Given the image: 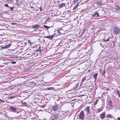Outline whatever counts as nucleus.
<instances>
[{
	"mask_svg": "<svg viewBox=\"0 0 120 120\" xmlns=\"http://www.w3.org/2000/svg\"><path fill=\"white\" fill-rule=\"evenodd\" d=\"M23 42L22 41L15 40V47L17 46V48L18 47L19 48L20 47H22L23 46Z\"/></svg>",
	"mask_w": 120,
	"mask_h": 120,
	"instance_id": "1",
	"label": "nucleus"
},
{
	"mask_svg": "<svg viewBox=\"0 0 120 120\" xmlns=\"http://www.w3.org/2000/svg\"><path fill=\"white\" fill-rule=\"evenodd\" d=\"M120 32V29L117 26H115L114 28L113 33L116 35L118 34Z\"/></svg>",
	"mask_w": 120,
	"mask_h": 120,
	"instance_id": "2",
	"label": "nucleus"
},
{
	"mask_svg": "<svg viewBox=\"0 0 120 120\" xmlns=\"http://www.w3.org/2000/svg\"><path fill=\"white\" fill-rule=\"evenodd\" d=\"M65 112L64 111L60 112L59 113V117H60V119H62L65 118Z\"/></svg>",
	"mask_w": 120,
	"mask_h": 120,
	"instance_id": "3",
	"label": "nucleus"
},
{
	"mask_svg": "<svg viewBox=\"0 0 120 120\" xmlns=\"http://www.w3.org/2000/svg\"><path fill=\"white\" fill-rule=\"evenodd\" d=\"M21 97L20 96H15V100L16 101H15V104L17 105L18 103H21L22 102V101H21L20 100Z\"/></svg>",
	"mask_w": 120,
	"mask_h": 120,
	"instance_id": "4",
	"label": "nucleus"
},
{
	"mask_svg": "<svg viewBox=\"0 0 120 120\" xmlns=\"http://www.w3.org/2000/svg\"><path fill=\"white\" fill-rule=\"evenodd\" d=\"M79 117L80 119L83 120L84 119V112L82 111L79 115Z\"/></svg>",
	"mask_w": 120,
	"mask_h": 120,
	"instance_id": "5",
	"label": "nucleus"
},
{
	"mask_svg": "<svg viewBox=\"0 0 120 120\" xmlns=\"http://www.w3.org/2000/svg\"><path fill=\"white\" fill-rule=\"evenodd\" d=\"M59 116L57 114H54L51 116V118L52 120H55L58 118L59 117Z\"/></svg>",
	"mask_w": 120,
	"mask_h": 120,
	"instance_id": "6",
	"label": "nucleus"
},
{
	"mask_svg": "<svg viewBox=\"0 0 120 120\" xmlns=\"http://www.w3.org/2000/svg\"><path fill=\"white\" fill-rule=\"evenodd\" d=\"M92 17H99L100 16L99 14V13L97 11H95L94 12L93 14L92 15Z\"/></svg>",
	"mask_w": 120,
	"mask_h": 120,
	"instance_id": "7",
	"label": "nucleus"
},
{
	"mask_svg": "<svg viewBox=\"0 0 120 120\" xmlns=\"http://www.w3.org/2000/svg\"><path fill=\"white\" fill-rule=\"evenodd\" d=\"M74 83H76V84L75 85V86H74L73 90L77 88L79 85V82L78 81H74Z\"/></svg>",
	"mask_w": 120,
	"mask_h": 120,
	"instance_id": "8",
	"label": "nucleus"
},
{
	"mask_svg": "<svg viewBox=\"0 0 120 120\" xmlns=\"http://www.w3.org/2000/svg\"><path fill=\"white\" fill-rule=\"evenodd\" d=\"M86 112V114H87L89 113L90 112V107L89 106H87L86 107L84 110Z\"/></svg>",
	"mask_w": 120,
	"mask_h": 120,
	"instance_id": "9",
	"label": "nucleus"
},
{
	"mask_svg": "<svg viewBox=\"0 0 120 120\" xmlns=\"http://www.w3.org/2000/svg\"><path fill=\"white\" fill-rule=\"evenodd\" d=\"M87 116L88 117H94L95 115L94 113L93 112H90L89 113L87 114Z\"/></svg>",
	"mask_w": 120,
	"mask_h": 120,
	"instance_id": "10",
	"label": "nucleus"
},
{
	"mask_svg": "<svg viewBox=\"0 0 120 120\" xmlns=\"http://www.w3.org/2000/svg\"><path fill=\"white\" fill-rule=\"evenodd\" d=\"M105 112H103L102 113L100 114V118L102 119H103L105 116Z\"/></svg>",
	"mask_w": 120,
	"mask_h": 120,
	"instance_id": "11",
	"label": "nucleus"
},
{
	"mask_svg": "<svg viewBox=\"0 0 120 120\" xmlns=\"http://www.w3.org/2000/svg\"><path fill=\"white\" fill-rule=\"evenodd\" d=\"M21 4V2L20 0H16L15 3V5L19 7Z\"/></svg>",
	"mask_w": 120,
	"mask_h": 120,
	"instance_id": "12",
	"label": "nucleus"
},
{
	"mask_svg": "<svg viewBox=\"0 0 120 120\" xmlns=\"http://www.w3.org/2000/svg\"><path fill=\"white\" fill-rule=\"evenodd\" d=\"M16 67H15V68H17L18 69H15V70L17 71V73H18L19 72H20L21 71V67L19 66H16Z\"/></svg>",
	"mask_w": 120,
	"mask_h": 120,
	"instance_id": "13",
	"label": "nucleus"
},
{
	"mask_svg": "<svg viewBox=\"0 0 120 120\" xmlns=\"http://www.w3.org/2000/svg\"><path fill=\"white\" fill-rule=\"evenodd\" d=\"M108 105H109V107H112V102L111 100H109V101H108Z\"/></svg>",
	"mask_w": 120,
	"mask_h": 120,
	"instance_id": "14",
	"label": "nucleus"
},
{
	"mask_svg": "<svg viewBox=\"0 0 120 120\" xmlns=\"http://www.w3.org/2000/svg\"><path fill=\"white\" fill-rule=\"evenodd\" d=\"M9 110L11 111L15 112V108L13 107H10L9 109Z\"/></svg>",
	"mask_w": 120,
	"mask_h": 120,
	"instance_id": "15",
	"label": "nucleus"
},
{
	"mask_svg": "<svg viewBox=\"0 0 120 120\" xmlns=\"http://www.w3.org/2000/svg\"><path fill=\"white\" fill-rule=\"evenodd\" d=\"M65 5V4L64 3L59 4H58V7L60 8H62Z\"/></svg>",
	"mask_w": 120,
	"mask_h": 120,
	"instance_id": "16",
	"label": "nucleus"
},
{
	"mask_svg": "<svg viewBox=\"0 0 120 120\" xmlns=\"http://www.w3.org/2000/svg\"><path fill=\"white\" fill-rule=\"evenodd\" d=\"M54 37V35H52L49 36H46L45 37L46 38H49V39L52 40L53 38Z\"/></svg>",
	"mask_w": 120,
	"mask_h": 120,
	"instance_id": "17",
	"label": "nucleus"
},
{
	"mask_svg": "<svg viewBox=\"0 0 120 120\" xmlns=\"http://www.w3.org/2000/svg\"><path fill=\"white\" fill-rule=\"evenodd\" d=\"M58 108V106L57 105H56L52 107V109L53 110L55 111Z\"/></svg>",
	"mask_w": 120,
	"mask_h": 120,
	"instance_id": "18",
	"label": "nucleus"
},
{
	"mask_svg": "<svg viewBox=\"0 0 120 120\" xmlns=\"http://www.w3.org/2000/svg\"><path fill=\"white\" fill-rule=\"evenodd\" d=\"M32 27L34 28H37L40 27V26L39 25H33L32 26Z\"/></svg>",
	"mask_w": 120,
	"mask_h": 120,
	"instance_id": "19",
	"label": "nucleus"
},
{
	"mask_svg": "<svg viewBox=\"0 0 120 120\" xmlns=\"http://www.w3.org/2000/svg\"><path fill=\"white\" fill-rule=\"evenodd\" d=\"M19 108H17V109L15 108V112H16L17 114L19 113V112L21 111V110L20 109H19V110L18 111Z\"/></svg>",
	"mask_w": 120,
	"mask_h": 120,
	"instance_id": "20",
	"label": "nucleus"
},
{
	"mask_svg": "<svg viewBox=\"0 0 120 120\" xmlns=\"http://www.w3.org/2000/svg\"><path fill=\"white\" fill-rule=\"evenodd\" d=\"M103 109V108H102V107H101L99 109H97V112H99L101 111Z\"/></svg>",
	"mask_w": 120,
	"mask_h": 120,
	"instance_id": "21",
	"label": "nucleus"
},
{
	"mask_svg": "<svg viewBox=\"0 0 120 120\" xmlns=\"http://www.w3.org/2000/svg\"><path fill=\"white\" fill-rule=\"evenodd\" d=\"M10 44L6 45L5 46H4L1 47V48H8L9 47V46H10Z\"/></svg>",
	"mask_w": 120,
	"mask_h": 120,
	"instance_id": "22",
	"label": "nucleus"
},
{
	"mask_svg": "<svg viewBox=\"0 0 120 120\" xmlns=\"http://www.w3.org/2000/svg\"><path fill=\"white\" fill-rule=\"evenodd\" d=\"M105 102L104 101H102V103L101 104V107H102L103 108L105 106Z\"/></svg>",
	"mask_w": 120,
	"mask_h": 120,
	"instance_id": "23",
	"label": "nucleus"
},
{
	"mask_svg": "<svg viewBox=\"0 0 120 120\" xmlns=\"http://www.w3.org/2000/svg\"><path fill=\"white\" fill-rule=\"evenodd\" d=\"M86 80V78L85 77H84L83 78L81 83L82 84L83 82L85 81Z\"/></svg>",
	"mask_w": 120,
	"mask_h": 120,
	"instance_id": "24",
	"label": "nucleus"
},
{
	"mask_svg": "<svg viewBox=\"0 0 120 120\" xmlns=\"http://www.w3.org/2000/svg\"><path fill=\"white\" fill-rule=\"evenodd\" d=\"M57 33H58L59 35H60L62 34L61 33V31H62V30H57Z\"/></svg>",
	"mask_w": 120,
	"mask_h": 120,
	"instance_id": "25",
	"label": "nucleus"
},
{
	"mask_svg": "<svg viewBox=\"0 0 120 120\" xmlns=\"http://www.w3.org/2000/svg\"><path fill=\"white\" fill-rule=\"evenodd\" d=\"M98 73H96L94 75V78L95 80H96L97 79V75H98Z\"/></svg>",
	"mask_w": 120,
	"mask_h": 120,
	"instance_id": "26",
	"label": "nucleus"
},
{
	"mask_svg": "<svg viewBox=\"0 0 120 120\" xmlns=\"http://www.w3.org/2000/svg\"><path fill=\"white\" fill-rule=\"evenodd\" d=\"M106 116L107 117V118L108 117L111 118L113 117L112 115L109 114H108L107 116Z\"/></svg>",
	"mask_w": 120,
	"mask_h": 120,
	"instance_id": "27",
	"label": "nucleus"
},
{
	"mask_svg": "<svg viewBox=\"0 0 120 120\" xmlns=\"http://www.w3.org/2000/svg\"><path fill=\"white\" fill-rule=\"evenodd\" d=\"M6 0L7 2L10 3H12V0Z\"/></svg>",
	"mask_w": 120,
	"mask_h": 120,
	"instance_id": "28",
	"label": "nucleus"
},
{
	"mask_svg": "<svg viewBox=\"0 0 120 120\" xmlns=\"http://www.w3.org/2000/svg\"><path fill=\"white\" fill-rule=\"evenodd\" d=\"M47 89L46 90H52L54 89V87H50L46 88Z\"/></svg>",
	"mask_w": 120,
	"mask_h": 120,
	"instance_id": "29",
	"label": "nucleus"
},
{
	"mask_svg": "<svg viewBox=\"0 0 120 120\" xmlns=\"http://www.w3.org/2000/svg\"><path fill=\"white\" fill-rule=\"evenodd\" d=\"M115 9L117 11L120 8L118 6H117L115 7Z\"/></svg>",
	"mask_w": 120,
	"mask_h": 120,
	"instance_id": "30",
	"label": "nucleus"
},
{
	"mask_svg": "<svg viewBox=\"0 0 120 120\" xmlns=\"http://www.w3.org/2000/svg\"><path fill=\"white\" fill-rule=\"evenodd\" d=\"M78 3L74 7V8L73 9V10H74L78 6Z\"/></svg>",
	"mask_w": 120,
	"mask_h": 120,
	"instance_id": "31",
	"label": "nucleus"
},
{
	"mask_svg": "<svg viewBox=\"0 0 120 120\" xmlns=\"http://www.w3.org/2000/svg\"><path fill=\"white\" fill-rule=\"evenodd\" d=\"M43 26L45 28H46L47 29H48L50 28V27L47 26L45 25H44Z\"/></svg>",
	"mask_w": 120,
	"mask_h": 120,
	"instance_id": "32",
	"label": "nucleus"
},
{
	"mask_svg": "<svg viewBox=\"0 0 120 120\" xmlns=\"http://www.w3.org/2000/svg\"><path fill=\"white\" fill-rule=\"evenodd\" d=\"M50 19L48 17V18H47L45 20V22H46L47 21H49V20H50Z\"/></svg>",
	"mask_w": 120,
	"mask_h": 120,
	"instance_id": "33",
	"label": "nucleus"
},
{
	"mask_svg": "<svg viewBox=\"0 0 120 120\" xmlns=\"http://www.w3.org/2000/svg\"><path fill=\"white\" fill-rule=\"evenodd\" d=\"M98 100L97 99L96 100V101H95V103H95L94 105H96L98 103Z\"/></svg>",
	"mask_w": 120,
	"mask_h": 120,
	"instance_id": "34",
	"label": "nucleus"
},
{
	"mask_svg": "<svg viewBox=\"0 0 120 120\" xmlns=\"http://www.w3.org/2000/svg\"><path fill=\"white\" fill-rule=\"evenodd\" d=\"M97 4L99 5H101V3L100 1L97 2Z\"/></svg>",
	"mask_w": 120,
	"mask_h": 120,
	"instance_id": "35",
	"label": "nucleus"
},
{
	"mask_svg": "<svg viewBox=\"0 0 120 120\" xmlns=\"http://www.w3.org/2000/svg\"><path fill=\"white\" fill-rule=\"evenodd\" d=\"M117 93L118 95H119L120 94V92L119 90H117Z\"/></svg>",
	"mask_w": 120,
	"mask_h": 120,
	"instance_id": "36",
	"label": "nucleus"
},
{
	"mask_svg": "<svg viewBox=\"0 0 120 120\" xmlns=\"http://www.w3.org/2000/svg\"><path fill=\"white\" fill-rule=\"evenodd\" d=\"M17 32V31H16V30H15V33L16 34H15V35H16L17 36H18L17 35L18 34V33Z\"/></svg>",
	"mask_w": 120,
	"mask_h": 120,
	"instance_id": "37",
	"label": "nucleus"
},
{
	"mask_svg": "<svg viewBox=\"0 0 120 120\" xmlns=\"http://www.w3.org/2000/svg\"><path fill=\"white\" fill-rule=\"evenodd\" d=\"M22 104H23L24 106H26V103L25 102H24Z\"/></svg>",
	"mask_w": 120,
	"mask_h": 120,
	"instance_id": "38",
	"label": "nucleus"
},
{
	"mask_svg": "<svg viewBox=\"0 0 120 120\" xmlns=\"http://www.w3.org/2000/svg\"><path fill=\"white\" fill-rule=\"evenodd\" d=\"M37 51H40V52L41 51V49H38L37 50H36Z\"/></svg>",
	"mask_w": 120,
	"mask_h": 120,
	"instance_id": "39",
	"label": "nucleus"
},
{
	"mask_svg": "<svg viewBox=\"0 0 120 120\" xmlns=\"http://www.w3.org/2000/svg\"><path fill=\"white\" fill-rule=\"evenodd\" d=\"M4 101L1 100L0 99V102H3Z\"/></svg>",
	"mask_w": 120,
	"mask_h": 120,
	"instance_id": "40",
	"label": "nucleus"
},
{
	"mask_svg": "<svg viewBox=\"0 0 120 120\" xmlns=\"http://www.w3.org/2000/svg\"><path fill=\"white\" fill-rule=\"evenodd\" d=\"M39 9L40 10V11H42V8L41 7V6L40 8H39Z\"/></svg>",
	"mask_w": 120,
	"mask_h": 120,
	"instance_id": "41",
	"label": "nucleus"
},
{
	"mask_svg": "<svg viewBox=\"0 0 120 120\" xmlns=\"http://www.w3.org/2000/svg\"><path fill=\"white\" fill-rule=\"evenodd\" d=\"M84 32H85V31H84V30L82 32V34L83 35V34L84 33Z\"/></svg>",
	"mask_w": 120,
	"mask_h": 120,
	"instance_id": "42",
	"label": "nucleus"
},
{
	"mask_svg": "<svg viewBox=\"0 0 120 120\" xmlns=\"http://www.w3.org/2000/svg\"><path fill=\"white\" fill-rule=\"evenodd\" d=\"M74 2H78V0H74Z\"/></svg>",
	"mask_w": 120,
	"mask_h": 120,
	"instance_id": "43",
	"label": "nucleus"
},
{
	"mask_svg": "<svg viewBox=\"0 0 120 120\" xmlns=\"http://www.w3.org/2000/svg\"><path fill=\"white\" fill-rule=\"evenodd\" d=\"M5 7H9V6H8V5L7 4H5Z\"/></svg>",
	"mask_w": 120,
	"mask_h": 120,
	"instance_id": "44",
	"label": "nucleus"
},
{
	"mask_svg": "<svg viewBox=\"0 0 120 120\" xmlns=\"http://www.w3.org/2000/svg\"><path fill=\"white\" fill-rule=\"evenodd\" d=\"M41 106L42 107H43V108H44V107H45V105H42Z\"/></svg>",
	"mask_w": 120,
	"mask_h": 120,
	"instance_id": "45",
	"label": "nucleus"
},
{
	"mask_svg": "<svg viewBox=\"0 0 120 120\" xmlns=\"http://www.w3.org/2000/svg\"><path fill=\"white\" fill-rule=\"evenodd\" d=\"M11 63L12 64H15V62L14 61L12 62H11Z\"/></svg>",
	"mask_w": 120,
	"mask_h": 120,
	"instance_id": "46",
	"label": "nucleus"
},
{
	"mask_svg": "<svg viewBox=\"0 0 120 120\" xmlns=\"http://www.w3.org/2000/svg\"><path fill=\"white\" fill-rule=\"evenodd\" d=\"M117 120H120V117H118L117 118Z\"/></svg>",
	"mask_w": 120,
	"mask_h": 120,
	"instance_id": "47",
	"label": "nucleus"
},
{
	"mask_svg": "<svg viewBox=\"0 0 120 120\" xmlns=\"http://www.w3.org/2000/svg\"><path fill=\"white\" fill-rule=\"evenodd\" d=\"M73 84H74V85H75V84H76V83H74V82H73Z\"/></svg>",
	"mask_w": 120,
	"mask_h": 120,
	"instance_id": "48",
	"label": "nucleus"
},
{
	"mask_svg": "<svg viewBox=\"0 0 120 120\" xmlns=\"http://www.w3.org/2000/svg\"><path fill=\"white\" fill-rule=\"evenodd\" d=\"M109 40L108 39H107L106 40H105V41H108Z\"/></svg>",
	"mask_w": 120,
	"mask_h": 120,
	"instance_id": "49",
	"label": "nucleus"
},
{
	"mask_svg": "<svg viewBox=\"0 0 120 120\" xmlns=\"http://www.w3.org/2000/svg\"><path fill=\"white\" fill-rule=\"evenodd\" d=\"M19 57L17 56H16L15 57V58H18Z\"/></svg>",
	"mask_w": 120,
	"mask_h": 120,
	"instance_id": "50",
	"label": "nucleus"
},
{
	"mask_svg": "<svg viewBox=\"0 0 120 120\" xmlns=\"http://www.w3.org/2000/svg\"><path fill=\"white\" fill-rule=\"evenodd\" d=\"M106 90H109V89H106Z\"/></svg>",
	"mask_w": 120,
	"mask_h": 120,
	"instance_id": "51",
	"label": "nucleus"
},
{
	"mask_svg": "<svg viewBox=\"0 0 120 120\" xmlns=\"http://www.w3.org/2000/svg\"><path fill=\"white\" fill-rule=\"evenodd\" d=\"M118 95H119V97H120V94Z\"/></svg>",
	"mask_w": 120,
	"mask_h": 120,
	"instance_id": "52",
	"label": "nucleus"
},
{
	"mask_svg": "<svg viewBox=\"0 0 120 120\" xmlns=\"http://www.w3.org/2000/svg\"><path fill=\"white\" fill-rule=\"evenodd\" d=\"M20 105H21V104H20V105H19V106H21Z\"/></svg>",
	"mask_w": 120,
	"mask_h": 120,
	"instance_id": "53",
	"label": "nucleus"
},
{
	"mask_svg": "<svg viewBox=\"0 0 120 120\" xmlns=\"http://www.w3.org/2000/svg\"><path fill=\"white\" fill-rule=\"evenodd\" d=\"M102 44V43H100V45L101 46V44Z\"/></svg>",
	"mask_w": 120,
	"mask_h": 120,
	"instance_id": "54",
	"label": "nucleus"
},
{
	"mask_svg": "<svg viewBox=\"0 0 120 120\" xmlns=\"http://www.w3.org/2000/svg\"><path fill=\"white\" fill-rule=\"evenodd\" d=\"M20 116V114H19V116Z\"/></svg>",
	"mask_w": 120,
	"mask_h": 120,
	"instance_id": "55",
	"label": "nucleus"
},
{
	"mask_svg": "<svg viewBox=\"0 0 120 120\" xmlns=\"http://www.w3.org/2000/svg\"><path fill=\"white\" fill-rule=\"evenodd\" d=\"M13 24H15V23H13Z\"/></svg>",
	"mask_w": 120,
	"mask_h": 120,
	"instance_id": "56",
	"label": "nucleus"
},
{
	"mask_svg": "<svg viewBox=\"0 0 120 120\" xmlns=\"http://www.w3.org/2000/svg\"><path fill=\"white\" fill-rule=\"evenodd\" d=\"M15 25H17V24H16V23H15Z\"/></svg>",
	"mask_w": 120,
	"mask_h": 120,
	"instance_id": "57",
	"label": "nucleus"
}]
</instances>
